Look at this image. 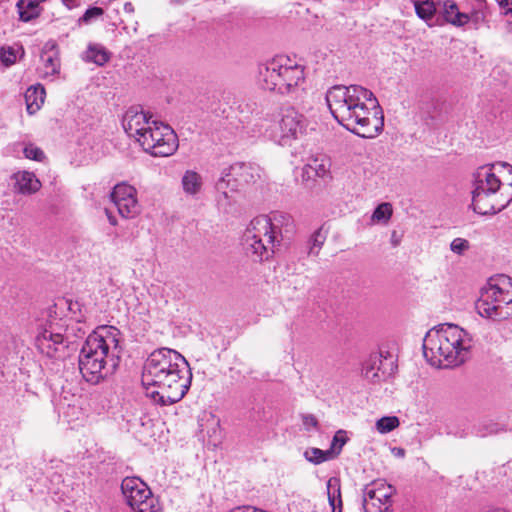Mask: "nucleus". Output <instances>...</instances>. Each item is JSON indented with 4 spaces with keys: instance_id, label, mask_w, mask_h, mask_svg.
Returning <instances> with one entry per match:
<instances>
[{
    "instance_id": "f257e3e1",
    "label": "nucleus",
    "mask_w": 512,
    "mask_h": 512,
    "mask_svg": "<svg viewBox=\"0 0 512 512\" xmlns=\"http://www.w3.org/2000/svg\"><path fill=\"white\" fill-rule=\"evenodd\" d=\"M326 102L335 120L362 138H374L384 127L377 98L362 86L335 85L327 91Z\"/></svg>"
},
{
    "instance_id": "f03ea898",
    "label": "nucleus",
    "mask_w": 512,
    "mask_h": 512,
    "mask_svg": "<svg viewBox=\"0 0 512 512\" xmlns=\"http://www.w3.org/2000/svg\"><path fill=\"white\" fill-rule=\"evenodd\" d=\"M141 381L147 397L156 404L169 406L179 402L188 392L192 373L184 356L174 349L163 347L147 357Z\"/></svg>"
},
{
    "instance_id": "7ed1b4c3",
    "label": "nucleus",
    "mask_w": 512,
    "mask_h": 512,
    "mask_svg": "<svg viewBox=\"0 0 512 512\" xmlns=\"http://www.w3.org/2000/svg\"><path fill=\"white\" fill-rule=\"evenodd\" d=\"M119 335L117 328L101 326L87 337L79 354V370L87 382L97 384L116 371L122 352Z\"/></svg>"
},
{
    "instance_id": "20e7f679",
    "label": "nucleus",
    "mask_w": 512,
    "mask_h": 512,
    "mask_svg": "<svg viewBox=\"0 0 512 512\" xmlns=\"http://www.w3.org/2000/svg\"><path fill=\"white\" fill-rule=\"evenodd\" d=\"M473 210L481 215H494L512 201V166L508 163L479 167L474 173Z\"/></svg>"
},
{
    "instance_id": "39448f33",
    "label": "nucleus",
    "mask_w": 512,
    "mask_h": 512,
    "mask_svg": "<svg viewBox=\"0 0 512 512\" xmlns=\"http://www.w3.org/2000/svg\"><path fill=\"white\" fill-rule=\"evenodd\" d=\"M293 219L282 212L253 218L242 236V246L248 257L255 262L268 260L283 237L293 231Z\"/></svg>"
},
{
    "instance_id": "423d86ee",
    "label": "nucleus",
    "mask_w": 512,
    "mask_h": 512,
    "mask_svg": "<svg viewBox=\"0 0 512 512\" xmlns=\"http://www.w3.org/2000/svg\"><path fill=\"white\" fill-rule=\"evenodd\" d=\"M472 336L455 324L445 323L429 330L423 340V354L437 367L457 366L468 357Z\"/></svg>"
},
{
    "instance_id": "0eeeda50",
    "label": "nucleus",
    "mask_w": 512,
    "mask_h": 512,
    "mask_svg": "<svg viewBox=\"0 0 512 512\" xmlns=\"http://www.w3.org/2000/svg\"><path fill=\"white\" fill-rule=\"evenodd\" d=\"M478 314L494 321L512 317V279L499 275L489 279L476 301Z\"/></svg>"
},
{
    "instance_id": "6e6552de",
    "label": "nucleus",
    "mask_w": 512,
    "mask_h": 512,
    "mask_svg": "<svg viewBox=\"0 0 512 512\" xmlns=\"http://www.w3.org/2000/svg\"><path fill=\"white\" fill-rule=\"evenodd\" d=\"M290 59L277 56L259 66V83L268 91L279 94L293 93L304 81V71L300 65H288Z\"/></svg>"
},
{
    "instance_id": "1a4fd4ad",
    "label": "nucleus",
    "mask_w": 512,
    "mask_h": 512,
    "mask_svg": "<svg viewBox=\"0 0 512 512\" xmlns=\"http://www.w3.org/2000/svg\"><path fill=\"white\" fill-rule=\"evenodd\" d=\"M138 143L142 149L154 157H168L178 149V137L167 124L152 121L144 134H140Z\"/></svg>"
},
{
    "instance_id": "9d476101",
    "label": "nucleus",
    "mask_w": 512,
    "mask_h": 512,
    "mask_svg": "<svg viewBox=\"0 0 512 512\" xmlns=\"http://www.w3.org/2000/svg\"><path fill=\"white\" fill-rule=\"evenodd\" d=\"M121 491L126 503L134 512H161L159 500L140 478H124L121 483Z\"/></svg>"
},
{
    "instance_id": "9b49d317",
    "label": "nucleus",
    "mask_w": 512,
    "mask_h": 512,
    "mask_svg": "<svg viewBox=\"0 0 512 512\" xmlns=\"http://www.w3.org/2000/svg\"><path fill=\"white\" fill-rule=\"evenodd\" d=\"M307 123L306 117L294 107L282 108L278 130L272 133L271 138L280 146H291L305 133Z\"/></svg>"
},
{
    "instance_id": "f8f14e48",
    "label": "nucleus",
    "mask_w": 512,
    "mask_h": 512,
    "mask_svg": "<svg viewBox=\"0 0 512 512\" xmlns=\"http://www.w3.org/2000/svg\"><path fill=\"white\" fill-rule=\"evenodd\" d=\"M259 178L257 167L246 163H235L224 169L222 176L216 182V189L225 198H230V192H236L244 185L255 182Z\"/></svg>"
},
{
    "instance_id": "ddd939ff",
    "label": "nucleus",
    "mask_w": 512,
    "mask_h": 512,
    "mask_svg": "<svg viewBox=\"0 0 512 512\" xmlns=\"http://www.w3.org/2000/svg\"><path fill=\"white\" fill-rule=\"evenodd\" d=\"M66 328L64 325L49 321L41 328L36 336L35 342L38 350L52 358L56 354L67 347L64 332Z\"/></svg>"
},
{
    "instance_id": "4468645a",
    "label": "nucleus",
    "mask_w": 512,
    "mask_h": 512,
    "mask_svg": "<svg viewBox=\"0 0 512 512\" xmlns=\"http://www.w3.org/2000/svg\"><path fill=\"white\" fill-rule=\"evenodd\" d=\"M136 189L128 184H117L110 194L111 200L121 217L134 218L140 212Z\"/></svg>"
},
{
    "instance_id": "2eb2a0df",
    "label": "nucleus",
    "mask_w": 512,
    "mask_h": 512,
    "mask_svg": "<svg viewBox=\"0 0 512 512\" xmlns=\"http://www.w3.org/2000/svg\"><path fill=\"white\" fill-rule=\"evenodd\" d=\"M151 116L137 107L129 108L122 118V126L125 132L133 137L137 142L140 134L146 133L148 127L152 125Z\"/></svg>"
},
{
    "instance_id": "dca6fc26",
    "label": "nucleus",
    "mask_w": 512,
    "mask_h": 512,
    "mask_svg": "<svg viewBox=\"0 0 512 512\" xmlns=\"http://www.w3.org/2000/svg\"><path fill=\"white\" fill-rule=\"evenodd\" d=\"M331 160L324 156L310 158L302 168L301 178L303 181L314 180L316 178L330 177Z\"/></svg>"
},
{
    "instance_id": "f3484780",
    "label": "nucleus",
    "mask_w": 512,
    "mask_h": 512,
    "mask_svg": "<svg viewBox=\"0 0 512 512\" xmlns=\"http://www.w3.org/2000/svg\"><path fill=\"white\" fill-rule=\"evenodd\" d=\"M382 483L372 482L365 486L363 492V509L365 512H384V492Z\"/></svg>"
},
{
    "instance_id": "a211bd4d",
    "label": "nucleus",
    "mask_w": 512,
    "mask_h": 512,
    "mask_svg": "<svg viewBox=\"0 0 512 512\" xmlns=\"http://www.w3.org/2000/svg\"><path fill=\"white\" fill-rule=\"evenodd\" d=\"M386 385H396V380L399 375L398 359L400 348L396 343H389L386 345Z\"/></svg>"
},
{
    "instance_id": "6ab92c4d",
    "label": "nucleus",
    "mask_w": 512,
    "mask_h": 512,
    "mask_svg": "<svg viewBox=\"0 0 512 512\" xmlns=\"http://www.w3.org/2000/svg\"><path fill=\"white\" fill-rule=\"evenodd\" d=\"M13 178L15 180L14 189L20 194H32L41 187V183L35 175L27 171L15 173Z\"/></svg>"
},
{
    "instance_id": "aec40b11",
    "label": "nucleus",
    "mask_w": 512,
    "mask_h": 512,
    "mask_svg": "<svg viewBox=\"0 0 512 512\" xmlns=\"http://www.w3.org/2000/svg\"><path fill=\"white\" fill-rule=\"evenodd\" d=\"M41 60L43 67L40 69L41 78L55 77L60 72V59L58 52L53 48L50 50H44L41 54Z\"/></svg>"
},
{
    "instance_id": "412c9836",
    "label": "nucleus",
    "mask_w": 512,
    "mask_h": 512,
    "mask_svg": "<svg viewBox=\"0 0 512 512\" xmlns=\"http://www.w3.org/2000/svg\"><path fill=\"white\" fill-rule=\"evenodd\" d=\"M443 16L448 23L457 27H462L470 21L469 15L460 12L457 4L453 0L444 1Z\"/></svg>"
},
{
    "instance_id": "4be33fe9",
    "label": "nucleus",
    "mask_w": 512,
    "mask_h": 512,
    "mask_svg": "<svg viewBox=\"0 0 512 512\" xmlns=\"http://www.w3.org/2000/svg\"><path fill=\"white\" fill-rule=\"evenodd\" d=\"M45 94V89L41 84L32 85L27 89L25 101L29 114H35L41 108L44 103Z\"/></svg>"
},
{
    "instance_id": "5701e85b",
    "label": "nucleus",
    "mask_w": 512,
    "mask_h": 512,
    "mask_svg": "<svg viewBox=\"0 0 512 512\" xmlns=\"http://www.w3.org/2000/svg\"><path fill=\"white\" fill-rule=\"evenodd\" d=\"M382 353L371 354L363 364V375L373 383L380 382L379 372L382 365Z\"/></svg>"
},
{
    "instance_id": "b1692460",
    "label": "nucleus",
    "mask_w": 512,
    "mask_h": 512,
    "mask_svg": "<svg viewBox=\"0 0 512 512\" xmlns=\"http://www.w3.org/2000/svg\"><path fill=\"white\" fill-rule=\"evenodd\" d=\"M327 496L332 512H342L340 479L331 477L327 481Z\"/></svg>"
},
{
    "instance_id": "393cba45",
    "label": "nucleus",
    "mask_w": 512,
    "mask_h": 512,
    "mask_svg": "<svg viewBox=\"0 0 512 512\" xmlns=\"http://www.w3.org/2000/svg\"><path fill=\"white\" fill-rule=\"evenodd\" d=\"M19 18L23 22H29L37 18L41 13L38 1L35 0H19L16 4Z\"/></svg>"
},
{
    "instance_id": "a878e982",
    "label": "nucleus",
    "mask_w": 512,
    "mask_h": 512,
    "mask_svg": "<svg viewBox=\"0 0 512 512\" xmlns=\"http://www.w3.org/2000/svg\"><path fill=\"white\" fill-rule=\"evenodd\" d=\"M88 62H93L99 66L104 65L109 60V53L99 44H90L85 52V58Z\"/></svg>"
},
{
    "instance_id": "bb28decb",
    "label": "nucleus",
    "mask_w": 512,
    "mask_h": 512,
    "mask_svg": "<svg viewBox=\"0 0 512 512\" xmlns=\"http://www.w3.org/2000/svg\"><path fill=\"white\" fill-rule=\"evenodd\" d=\"M182 186L187 194L195 195L202 187V178L197 172L188 170L182 177Z\"/></svg>"
},
{
    "instance_id": "cd10ccee",
    "label": "nucleus",
    "mask_w": 512,
    "mask_h": 512,
    "mask_svg": "<svg viewBox=\"0 0 512 512\" xmlns=\"http://www.w3.org/2000/svg\"><path fill=\"white\" fill-rule=\"evenodd\" d=\"M414 8L417 16L429 23L433 20L436 13V6L432 0H414Z\"/></svg>"
},
{
    "instance_id": "c85d7f7f",
    "label": "nucleus",
    "mask_w": 512,
    "mask_h": 512,
    "mask_svg": "<svg viewBox=\"0 0 512 512\" xmlns=\"http://www.w3.org/2000/svg\"><path fill=\"white\" fill-rule=\"evenodd\" d=\"M328 231L324 226L319 227L308 240V254L318 255L327 238Z\"/></svg>"
},
{
    "instance_id": "c756f323",
    "label": "nucleus",
    "mask_w": 512,
    "mask_h": 512,
    "mask_svg": "<svg viewBox=\"0 0 512 512\" xmlns=\"http://www.w3.org/2000/svg\"><path fill=\"white\" fill-rule=\"evenodd\" d=\"M304 456L306 460L314 464L323 463L329 459L334 458L329 450H321L319 448H311L305 451Z\"/></svg>"
},
{
    "instance_id": "7c9ffc66",
    "label": "nucleus",
    "mask_w": 512,
    "mask_h": 512,
    "mask_svg": "<svg viewBox=\"0 0 512 512\" xmlns=\"http://www.w3.org/2000/svg\"><path fill=\"white\" fill-rule=\"evenodd\" d=\"M505 431V428L493 422L482 423L475 428V434L479 437H487L489 435L498 434Z\"/></svg>"
},
{
    "instance_id": "2f4dec72",
    "label": "nucleus",
    "mask_w": 512,
    "mask_h": 512,
    "mask_svg": "<svg viewBox=\"0 0 512 512\" xmlns=\"http://www.w3.org/2000/svg\"><path fill=\"white\" fill-rule=\"evenodd\" d=\"M348 437L346 435V431L344 430H338L331 443V447L329 451H331V454L333 457H336L340 454L342 447L347 443Z\"/></svg>"
},
{
    "instance_id": "473e14b6",
    "label": "nucleus",
    "mask_w": 512,
    "mask_h": 512,
    "mask_svg": "<svg viewBox=\"0 0 512 512\" xmlns=\"http://www.w3.org/2000/svg\"><path fill=\"white\" fill-rule=\"evenodd\" d=\"M0 62L5 66L9 67L16 62V51L12 47H1L0 48Z\"/></svg>"
},
{
    "instance_id": "72a5a7b5",
    "label": "nucleus",
    "mask_w": 512,
    "mask_h": 512,
    "mask_svg": "<svg viewBox=\"0 0 512 512\" xmlns=\"http://www.w3.org/2000/svg\"><path fill=\"white\" fill-rule=\"evenodd\" d=\"M23 153L26 158L35 161H42L45 158L44 152L37 146L29 144L24 147Z\"/></svg>"
},
{
    "instance_id": "f704fd0d",
    "label": "nucleus",
    "mask_w": 512,
    "mask_h": 512,
    "mask_svg": "<svg viewBox=\"0 0 512 512\" xmlns=\"http://www.w3.org/2000/svg\"><path fill=\"white\" fill-rule=\"evenodd\" d=\"M103 13H104V10L100 7H90L85 11L83 16L79 18V22L88 24L93 19H96V18L100 17L101 15H103Z\"/></svg>"
},
{
    "instance_id": "c9c22d12",
    "label": "nucleus",
    "mask_w": 512,
    "mask_h": 512,
    "mask_svg": "<svg viewBox=\"0 0 512 512\" xmlns=\"http://www.w3.org/2000/svg\"><path fill=\"white\" fill-rule=\"evenodd\" d=\"M450 248L454 253L462 254L465 250L469 248V243L466 239L463 238H455L451 244Z\"/></svg>"
},
{
    "instance_id": "e433bc0d",
    "label": "nucleus",
    "mask_w": 512,
    "mask_h": 512,
    "mask_svg": "<svg viewBox=\"0 0 512 512\" xmlns=\"http://www.w3.org/2000/svg\"><path fill=\"white\" fill-rule=\"evenodd\" d=\"M384 219V203L378 204L373 214L369 217L367 225H373Z\"/></svg>"
},
{
    "instance_id": "4c0bfd02",
    "label": "nucleus",
    "mask_w": 512,
    "mask_h": 512,
    "mask_svg": "<svg viewBox=\"0 0 512 512\" xmlns=\"http://www.w3.org/2000/svg\"><path fill=\"white\" fill-rule=\"evenodd\" d=\"M303 425L307 430H310V428H317L318 426V420L316 417L312 414H307L302 417Z\"/></svg>"
},
{
    "instance_id": "58836bf2",
    "label": "nucleus",
    "mask_w": 512,
    "mask_h": 512,
    "mask_svg": "<svg viewBox=\"0 0 512 512\" xmlns=\"http://www.w3.org/2000/svg\"><path fill=\"white\" fill-rule=\"evenodd\" d=\"M399 426V419L396 416H386V432H390Z\"/></svg>"
},
{
    "instance_id": "ea45409f",
    "label": "nucleus",
    "mask_w": 512,
    "mask_h": 512,
    "mask_svg": "<svg viewBox=\"0 0 512 512\" xmlns=\"http://www.w3.org/2000/svg\"><path fill=\"white\" fill-rule=\"evenodd\" d=\"M403 237V231H396L394 230L392 233H391V244L393 246H397L399 245V243L401 242V239Z\"/></svg>"
},
{
    "instance_id": "a19ab883",
    "label": "nucleus",
    "mask_w": 512,
    "mask_h": 512,
    "mask_svg": "<svg viewBox=\"0 0 512 512\" xmlns=\"http://www.w3.org/2000/svg\"><path fill=\"white\" fill-rule=\"evenodd\" d=\"M236 510L237 512H267L264 510L257 509L256 507L250 505L236 507Z\"/></svg>"
},
{
    "instance_id": "79ce46f5",
    "label": "nucleus",
    "mask_w": 512,
    "mask_h": 512,
    "mask_svg": "<svg viewBox=\"0 0 512 512\" xmlns=\"http://www.w3.org/2000/svg\"><path fill=\"white\" fill-rule=\"evenodd\" d=\"M391 453L397 458H404L405 450L403 448L393 447Z\"/></svg>"
},
{
    "instance_id": "37998d69",
    "label": "nucleus",
    "mask_w": 512,
    "mask_h": 512,
    "mask_svg": "<svg viewBox=\"0 0 512 512\" xmlns=\"http://www.w3.org/2000/svg\"><path fill=\"white\" fill-rule=\"evenodd\" d=\"M470 17V20L472 19L473 21H475L476 23L480 22V21H483L485 16L482 12H474Z\"/></svg>"
},
{
    "instance_id": "c03bdc74",
    "label": "nucleus",
    "mask_w": 512,
    "mask_h": 512,
    "mask_svg": "<svg viewBox=\"0 0 512 512\" xmlns=\"http://www.w3.org/2000/svg\"><path fill=\"white\" fill-rule=\"evenodd\" d=\"M376 429L379 433L384 434V417H381L376 422Z\"/></svg>"
},
{
    "instance_id": "a18cd8bd",
    "label": "nucleus",
    "mask_w": 512,
    "mask_h": 512,
    "mask_svg": "<svg viewBox=\"0 0 512 512\" xmlns=\"http://www.w3.org/2000/svg\"><path fill=\"white\" fill-rule=\"evenodd\" d=\"M386 487L389 490H391V492L389 494H386V507H385V510L387 512L389 510V498H390L391 494L395 491V489L390 484H387Z\"/></svg>"
},
{
    "instance_id": "49530a36",
    "label": "nucleus",
    "mask_w": 512,
    "mask_h": 512,
    "mask_svg": "<svg viewBox=\"0 0 512 512\" xmlns=\"http://www.w3.org/2000/svg\"><path fill=\"white\" fill-rule=\"evenodd\" d=\"M105 212H106L107 218L109 220V223L111 225H116L117 224L116 217L113 216L112 213L108 209H105Z\"/></svg>"
},
{
    "instance_id": "de8ad7c7",
    "label": "nucleus",
    "mask_w": 512,
    "mask_h": 512,
    "mask_svg": "<svg viewBox=\"0 0 512 512\" xmlns=\"http://www.w3.org/2000/svg\"><path fill=\"white\" fill-rule=\"evenodd\" d=\"M392 213H393V209H392L391 204L386 202V222L390 219V217L392 216Z\"/></svg>"
},
{
    "instance_id": "09e8293b",
    "label": "nucleus",
    "mask_w": 512,
    "mask_h": 512,
    "mask_svg": "<svg viewBox=\"0 0 512 512\" xmlns=\"http://www.w3.org/2000/svg\"><path fill=\"white\" fill-rule=\"evenodd\" d=\"M510 2L511 0H500L499 5L505 11L506 9H508V7H510Z\"/></svg>"
},
{
    "instance_id": "8fccbe9b",
    "label": "nucleus",
    "mask_w": 512,
    "mask_h": 512,
    "mask_svg": "<svg viewBox=\"0 0 512 512\" xmlns=\"http://www.w3.org/2000/svg\"><path fill=\"white\" fill-rule=\"evenodd\" d=\"M124 10H125L126 12H128V13H132V12H134V6H133V4H132V3H130V2L125 3V5H124Z\"/></svg>"
},
{
    "instance_id": "3c124183",
    "label": "nucleus",
    "mask_w": 512,
    "mask_h": 512,
    "mask_svg": "<svg viewBox=\"0 0 512 512\" xmlns=\"http://www.w3.org/2000/svg\"><path fill=\"white\" fill-rule=\"evenodd\" d=\"M504 14L505 15H508V14L512 15V0L510 2V7H508V9L505 10Z\"/></svg>"
},
{
    "instance_id": "603ef678",
    "label": "nucleus",
    "mask_w": 512,
    "mask_h": 512,
    "mask_svg": "<svg viewBox=\"0 0 512 512\" xmlns=\"http://www.w3.org/2000/svg\"><path fill=\"white\" fill-rule=\"evenodd\" d=\"M63 3L67 6H70L75 3L76 0H62Z\"/></svg>"
},
{
    "instance_id": "864d4df0",
    "label": "nucleus",
    "mask_w": 512,
    "mask_h": 512,
    "mask_svg": "<svg viewBox=\"0 0 512 512\" xmlns=\"http://www.w3.org/2000/svg\"><path fill=\"white\" fill-rule=\"evenodd\" d=\"M186 0H177L178 3H184Z\"/></svg>"
}]
</instances>
